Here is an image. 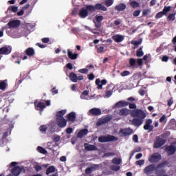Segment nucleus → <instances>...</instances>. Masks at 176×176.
<instances>
[{
	"instance_id": "09e8293b",
	"label": "nucleus",
	"mask_w": 176,
	"mask_h": 176,
	"mask_svg": "<svg viewBox=\"0 0 176 176\" xmlns=\"http://www.w3.org/2000/svg\"><path fill=\"white\" fill-rule=\"evenodd\" d=\"M163 16H165L164 12L162 11L159 12L158 13L156 14L155 19H162Z\"/></svg>"
},
{
	"instance_id": "69168bd1",
	"label": "nucleus",
	"mask_w": 176,
	"mask_h": 176,
	"mask_svg": "<svg viewBox=\"0 0 176 176\" xmlns=\"http://www.w3.org/2000/svg\"><path fill=\"white\" fill-rule=\"evenodd\" d=\"M95 76L93 73L88 75V79L89 80H93L94 79Z\"/></svg>"
},
{
	"instance_id": "de8ad7c7",
	"label": "nucleus",
	"mask_w": 176,
	"mask_h": 176,
	"mask_svg": "<svg viewBox=\"0 0 176 176\" xmlns=\"http://www.w3.org/2000/svg\"><path fill=\"white\" fill-rule=\"evenodd\" d=\"M110 168L112 170V171H119V170H120V166L113 165Z\"/></svg>"
},
{
	"instance_id": "680f3d73",
	"label": "nucleus",
	"mask_w": 176,
	"mask_h": 176,
	"mask_svg": "<svg viewBox=\"0 0 176 176\" xmlns=\"http://www.w3.org/2000/svg\"><path fill=\"white\" fill-rule=\"evenodd\" d=\"M173 103L174 100H173V98H170L169 100H168V107H171Z\"/></svg>"
},
{
	"instance_id": "bf43d9fd",
	"label": "nucleus",
	"mask_w": 176,
	"mask_h": 176,
	"mask_svg": "<svg viewBox=\"0 0 176 176\" xmlns=\"http://www.w3.org/2000/svg\"><path fill=\"white\" fill-rule=\"evenodd\" d=\"M111 156H115V153H104V157H109Z\"/></svg>"
},
{
	"instance_id": "a878e982",
	"label": "nucleus",
	"mask_w": 176,
	"mask_h": 176,
	"mask_svg": "<svg viewBox=\"0 0 176 176\" xmlns=\"http://www.w3.org/2000/svg\"><path fill=\"white\" fill-rule=\"evenodd\" d=\"M126 4L121 3L115 7V10L118 12H123L126 9Z\"/></svg>"
},
{
	"instance_id": "58836bf2",
	"label": "nucleus",
	"mask_w": 176,
	"mask_h": 176,
	"mask_svg": "<svg viewBox=\"0 0 176 176\" xmlns=\"http://www.w3.org/2000/svg\"><path fill=\"white\" fill-rule=\"evenodd\" d=\"M112 163L113 164H120V163H122V159L120 158H117V157H115L112 160Z\"/></svg>"
},
{
	"instance_id": "f8f14e48",
	"label": "nucleus",
	"mask_w": 176,
	"mask_h": 176,
	"mask_svg": "<svg viewBox=\"0 0 176 176\" xmlns=\"http://www.w3.org/2000/svg\"><path fill=\"white\" fill-rule=\"evenodd\" d=\"M12 53V47L11 46H4L0 48V54H4L8 56Z\"/></svg>"
},
{
	"instance_id": "4be33fe9",
	"label": "nucleus",
	"mask_w": 176,
	"mask_h": 176,
	"mask_svg": "<svg viewBox=\"0 0 176 176\" xmlns=\"http://www.w3.org/2000/svg\"><path fill=\"white\" fill-rule=\"evenodd\" d=\"M88 133L89 130L87 129H82L77 133V138H83L85 135H87Z\"/></svg>"
},
{
	"instance_id": "6ab92c4d",
	"label": "nucleus",
	"mask_w": 176,
	"mask_h": 176,
	"mask_svg": "<svg viewBox=\"0 0 176 176\" xmlns=\"http://www.w3.org/2000/svg\"><path fill=\"white\" fill-rule=\"evenodd\" d=\"M112 39L117 43H120V42H123V41H124V36L116 34L112 36Z\"/></svg>"
},
{
	"instance_id": "ddd939ff",
	"label": "nucleus",
	"mask_w": 176,
	"mask_h": 176,
	"mask_svg": "<svg viewBox=\"0 0 176 176\" xmlns=\"http://www.w3.org/2000/svg\"><path fill=\"white\" fill-rule=\"evenodd\" d=\"M56 124L60 129H64L67 126V120L65 118H56Z\"/></svg>"
},
{
	"instance_id": "423d86ee",
	"label": "nucleus",
	"mask_w": 176,
	"mask_h": 176,
	"mask_svg": "<svg viewBox=\"0 0 176 176\" xmlns=\"http://www.w3.org/2000/svg\"><path fill=\"white\" fill-rule=\"evenodd\" d=\"M88 6L89 5L86 6V8H82L80 9L78 16L80 19H86V17L89 16V12H90V10H89Z\"/></svg>"
},
{
	"instance_id": "473e14b6",
	"label": "nucleus",
	"mask_w": 176,
	"mask_h": 176,
	"mask_svg": "<svg viewBox=\"0 0 176 176\" xmlns=\"http://www.w3.org/2000/svg\"><path fill=\"white\" fill-rule=\"evenodd\" d=\"M171 11V6H164L162 10V13L164 14L165 16H167L168 12Z\"/></svg>"
},
{
	"instance_id": "37998d69",
	"label": "nucleus",
	"mask_w": 176,
	"mask_h": 176,
	"mask_svg": "<svg viewBox=\"0 0 176 176\" xmlns=\"http://www.w3.org/2000/svg\"><path fill=\"white\" fill-rule=\"evenodd\" d=\"M130 6H131V8H138V6H140V3L137 2V1H132L130 3Z\"/></svg>"
},
{
	"instance_id": "a211bd4d",
	"label": "nucleus",
	"mask_w": 176,
	"mask_h": 176,
	"mask_svg": "<svg viewBox=\"0 0 176 176\" xmlns=\"http://www.w3.org/2000/svg\"><path fill=\"white\" fill-rule=\"evenodd\" d=\"M152 124V120L151 119H148L146 120V124L144 126L143 129L144 130H148L149 131H153V126L151 125Z\"/></svg>"
},
{
	"instance_id": "aec40b11",
	"label": "nucleus",
	"mask_w": 176,
	"mask_h": 176,
	"mask_svg": "<svg viewBox=\"0 0 176 176\" xmlns=\"http://www.w3.org/2000/svg\"><path fill=\"white\" fill-rule=\"evenodd\" d=\"M66 118L69 122H75L76 120V113L72 111L67 115Z\"/></svg>"
},
{
	"instance_id": "c756f323",
	"label": "nucleus",
	"mask_w": 176,
	"mask_h": 176,
	"mask_svg": "<svg viewBox=\"0 0 176 176\" xmlns=\"http://www.w3.org/2000/svg\"><path fill=\"white\" fill-rule=\"evenodd\" d=\"M143 48L144 47L142 46L136 51L137 57H142V56H144V51H142Z\"/></svg>"
},
{
	"instance_id": "13d9d810",
	"label": "nucleus",
	"mask_w": 176,
	"mask_h": 176,
	"mask_svg": "<svg viewBox=\"0 0 176 176\" xmlns=\"http://www.w3.org/2000/svg\"><path fill=\"white\" fill-rule=\"evenodd\" d=\"M168 56H163L162 58V61H163V63H167V61H168Z\"/></svg>"
},
{
	"instance_id": "20e7f679",
	"label": "nucleus",
	"mask_w": 176,
	"mask_h": 176,
	"mask_svg": "<svg viewBox=\"0 0 176 176\" xmlns=\"http://www.w3.org/2000/svg\"><path fill=\"white\" fill-rule=\"evenodd\" d=\"M133 131L131 128H124L120 129L119 131V135L121 137H128V135H131L133 134Z\"/></svg>"
},
{
	"instance_id": "412c9836",
	"label": "nucleus",
	"mask_w": 176,
	"mask_h": 176,
	"mask_svg": "<svg viewBox=\"0 0 176 176\" xmlns=\"http://www.w3.org/2000/svg\"><path fill=\"white\" fill-rule=\"evenodd\" d=\"M129 105V102L125 101V100H120L116 103L115 107L117 108H124V107H128Z\"/></svg>"
},
{
	"instance_id": "9b49d317",
	"label": "nucleus",
	"mask_w": 176,
	"mask_h": 176,
	"mask_svg": "<svg viewBox=\"0 0 176 176\" xmlns=\"http://www.w3.org/2000/svg\"><path fill=\"white\" fill-rule=\"evenodd\" d=\"M102 113L101 109L96 107L91 109L88 112L89 116H100Z\"/></svg>"
},
{
	"instance_id": "f3484780",
	"label": "nucleus",
	"mask_w": 176,
	"mask_h": 176,
	"mask_svg": "<svg viewBox=\"0 0 176 176\" xmlns=\"http://www.w3.org/2000/svg\"><path fill=\"white\" fill-rule=\"evenodd\" d=\"M118 115L119 116H129V115H131V110L123 108L119 111Z\"/></svg>"
},
{
	"instance_id": "6e6d98bb",
	"label": "nucleus",
	"mask_w": 176,
	"mask_h": 176,
	"mask_svg": "<svg viewBox=\"0 0 176 176\" xmlns=\"http://www.w3.org/2000/svg\"><path fill=\"white\" fill-rule=\"evenodd\" d=\"M73 132L74 129H72V127H68L67 129H66V134H72Z\"/></svg>"
},
{
	"instance_id": "4468645a",
	"label": "nucleus",
	"mask_w": 176,
	"mask_h": 176,
	"mask_svg": "<svg viewBox=\"0 0 176 176\" xmlns=\"http://www.w3.org/2000/svg\"><path fill=\"white\" fill-rule=\"evenodd\" d=\"M9 28H19L20 27V20H12L8 23Z\"/></svg>"
},
{
	"instance_id": "c85d7f7f",
	"label": "nucleus",
	"mask_w": 176,
	"mask_h": 176,
	"mask_svg": "<svg viewBox=\"0 0 176 176\" xmlns=\"http://www.w3.org/2000/svg\"><path fill=\"white\" fill-rule=\"evenodd\" d=\"M8 86V80H0V90H5Z\"/></svg>"
},
{
	"instance_id": "b1692460",
	"label": "nucleus",
	"mask_w": 176,
	"mask_h": 176,
	"mask_svg": "<svg viewBox=\"0 0 176 176\" xmlns=\"http://www.w3.org/2000/svg\"><path fill=\"white\" fill-rule=\"evenodd\" d=\"M25 54H27L29 57H32L35 56V50L32 47H28L25 50Z\"/></svg>"
},
{
	"instance_id": "5701e85b",
	"label": "nucleus",
	"mask_w": 176,
	"mask_h": 176,
	"mask_svg": "<svg viewBox=\"0 0 176 176\" xmlns=\"http://www.w3.org/2000/svg\"><path fill=\"white\" fill-rule=\"evenodd\" d=\"M98 168V165H92L85 169V174H91L93 171H96Z\"/></svg>"
},
{
	"instance_id": "0eeeda50",
	"label": "nucleus",
	"mask_w": 176,
	"mask_h": 176,
	"mask_svg": "<svg viewBox=\"0 0 176 176\" xmlns=\"http://www.w3.org/2000/svg\"><path fill=\"white\" fill-rule=\"evenodd\" d=\"M164 144H166V140H164L160 137H157L156 140L153 144V148H155V149H157L158 148L163 146V145H164Z\"/></svg>"
},
{
	"instance_id": "0e129e2a",
	"label": "nucleus",
	"mask_w": 176,
	"mask_h": 176,
	"mask_svg": "<svg viewBox=\"0 0 176 176\" xmlns=\"http://www.w3.org/2000/svg\"><path fill=\"white\" fill-rule=\"evenodd\" d=\"M41 41H42V42H43V43H49V41H50V38H43L42 39H41Z\"/></svg>"
},
{
	"instance_id": "a18cd8bd",
	"label": "nucleus",
	"mask_w": 176,
	"mask_h": 176,
	"mask_svg": "<svg viewBox=\"0 0 176 176\" xmlns=\"http://www.w3.org/2000/svg\"><path fill=\"white\" fill-rule=\"evenodd\" d=\"M138 67H140V68H142V65H144V61L142 58H138L136 61Z\"/></svg>"
},
{
	"instance_id": "f704fd0d",
	"label": "nucleus",
	"mask_w": 176,
	"mask_h": 176,
	"mask_svg": "<svg viewBox=\"0 0 176 176\" xmlns=\"http://www.w3.org/2000/svg\"><path fill=\"white\" fill-rule=\"evenodd\" d=\"M8 10L13 12V13H17V10H19V7L16 6H10L8 8Z\"/></svg>"
},
{
	"instance_id": "8fccbe9b",
	"label": "nucleus",
	"mask_w": 176,
	"mask_h": 176,
	"mask_svg": "<svg viewBox=\"0 0 176 176\" xmlns=\"http://www.w3.org/2000/svg\"><path fill=\"white\" fill-rule=\"evenodd\" d=\"M135 164L137 166H144V164H145V160H140L136 161Z\"/></svg>"
},
{
	"instance_id": "f03ea898",
	"label": "nucleus",
	"mask_w": 176,
	"mask_h": 176,
	"mask_svg": "<svg viewBox=\"0 0 176 176\" xmlns=\"http://www.w3.org/2000/svg\"><path fill=\"white\" fill-rule=\"evenodd\" d=\"M88 9L89 13H94L96 10H102V12H107L108 8L101 3H96L95 6L89 5Z\"/></svg>"
},
{
	"instance_id": "79ce46f5",
	"label": "nucleus",
	"mask_w": 176,
	"mask_h": 176,
	"mask_svg": "<svg viewBox=\"0 0 176 176\" xmlns=\"http://www.w3.org/2000/svg\"><path fill=\"white\" fill-rule=\"evenodd\" d=\"M167 19L169 20L170 21H174V20H175V13L170 14L168 16Z\"/></svg>"
},
{
	"instance_id": "dca6fc26",
	"label": "nucleus",
	"mask_w": 176,
	"mask_h": 176,
	"mask_svg": "<svg viewBox=\"0 0 176 176\" xmlns=\"http://www.w3.org/2000/svg\"><path fill=\"white\" fill-rule=\"evenodd\" d=\"M165 151L167 153L168 156H171V155H174V153H175L176 147L171 144L165 148Z\"/></svg>"
},
{
	"instance_id": "c9c22d12",
	"label": "nucleus",
	"mask_w": 176,
	"mask_h": 176,
	"mask_svg": "<svg viewBox=\"0 0 176 176\" xmlns=\"http://www.w3.org/2000/svg\"><path fill=\"white\" fill-rule=\"evenodd\" d=\"M141 43H142V39H140L139 41H131V44L135 46V47H138V46H140V45H141Z\"/></svg>"
},
{
	"instance_id": "6e6552de",
	"label": "nucleus",
	"mask_w": 176,
	"mask_h": 176,
	"mask_svg": "<svg viewBox=\"0 0 176 176\" xmlns=\"http://www.w3.org/2000/svg\"><path fill=\"white\" fill-rule=\"evenodd\" d=\"M69 78L70 79V80H72V82H74V83H76L78 80H83L84 78L83 76H77L76 74L74 73V72H71Z\"/></svg>"
},
{
	"instance_id": "cd10ccee",
	"label": "nucleus",
	"mask_w": 176,
	"mask_h": 176,
	"mask_svg": "<svg viewBox=\"0 0 176 176\" xmlns=\"http://www.w3.org/2000/svg\"><path fill=\"white\" fill-rule=\"evenodd\" d=\"M85 151H97V146L93 144H85Z\"/></svg>"
},
{
	"instance_id": "39448f33",
	"label": "nucleus",
	"mask_w": 176,
	"mask_h": 176,
	"mask_svg": "<svg viewBox=\"0 0 176 176\" xmlns=\"http://www.w3.org/2000/svg\"><path fill=\"white\" fill-rule=\"evenodd\" d=\"M112 120V116H106L102 117L99 119V120L96 122V126H102V124H105V123H108Z\"/></svg>"
},
{
	"instance_id": "49530a36",
	"label": "nucleus",
	"mask_w": 176,
	"mask_h": 176,
	"mask_svg": "<svg viewBox=\"0 0 176 176\" xmlns=\"http://www.w3.org/2000/svg\"><path fill=\"white\" fill-rule=\"evenodd\" d=\"M46 130H47V126L46 125H42L40 126V131L43 133L44 134L46 133Z\"/></svg>"
},
{
	"instance_id": "7ed1b4c3",
	"label": "nucleus",
	"mask_w": 176,
	"mask_h": 176,
	"mask_svg": "<svg viewBox=\"0 0 176 176\" xmlns=\"http://www.w3.org/2000/svg\"><path fill=\"white\" fill-rule=\"evenodd\" d=\"M99 142H111L118 141V138L113 135H107V136L101 135L98 138Z\"/></svg>"
},
{
	"instance_id": "3c124183",
	"label": "nucleus",
	"mask_w": 176,
	"mask_h": 176,
	"mask_svg": "<svg viewBox=\"0 0 176 176\" xmlns=\"http://www.w3.org/2000/svg\"><path fill=\"white\" fill-rule=\"evenodd\" d=\"M104 20V16H96V22L101 23Z\"/></svg>"
},
{
	"instance_id": "603ef678",
	"label": "nucleus",
	"mask_w": 176,
	"mask_h": 176,
	"mask_svg": "<svg viewBox=\"0 0 176 176\" xmlns=\"http://www.w3.org/2000/svg\"><path fill=\"white\" fill-rule=\"evenodd\" d=\"M120 75H121L122 77L129 76V75H130V72H129V71H127V70H125V71L121 72V73H120Z\"/></svg>"
},
{
	"instance_id": "052dcab7",
	"label": "nucleus",
	"mask_w": 176,
	"mask_h": 176,
	"mask_svg": "<svg viewBox=\"0 0 176 176\" xmlns=\"http://www.w3.org/2000/svg\"><path fill=\"white\" fill-rule=\"evenodd\" d=\"M150 12H151V10H144L142 11V14L143 16H148V14H149Z\"/></svg>"
},
{
	"instance_id": "4c0bfd02",
	"label": "nucleus",
	"mask_w": 176,
	"mask_h": 176,
	"mask_svg": "<svg viewBox=\"0 0 176 176\" xmlns=\"http://www.w3.org/2000/svg\"><path fill=\"white\" fill-rule=\"evenodd\" d=\"M101 83V80H100V78H97L96 80V85L97 87V89H98L99 90L102 89V85L100 84Z\"/></svg>"
},
{
	"instance_id": "2eb2a0df",
	"label": "nucleus",
	"mask_w": 176,
	"mask_h": 176,
	"mask_svg": "<svg viewBox=\"0 0 176 176\" xmlns=\"http://www.w3.org/2000/svg\"><path fill=\"white\" fill-rule=\"evenodd\" d=\"M24 170V167L14 166L12 169V174L14 176H19L21 174V172Z\"/></svg>"
},
{
	"instance_id": "393cba45",
	"label": "nucleus",
	"mask_w": 176,
	"mask_h": 176,
	"mask_svg": "<svg viewBox=\"0 0 176 176\" xmlns=\"http://www.w3.org/2000/svg\"><path fill=\"white\" fill-rule=\"evenodd\" d=\"M67 56L70 60H76L78 58V54H73L71 50H67Z\"/></svg>"
},
{
	"instance_id": "338daca9",
	"label": "nucleus",
	"mask_w": 176,
	"mask_h": 176,
	"mask_svg": "<svg viewBox=\"0 0 176 176\" xmlns=\"http://www.w3.org/2000/svg\"><path fill=\"white\" fill-rule=\"evenodd\" d=\"M66 68L68 69H74V66L72 65V63H69L66 65Z\"/></svg>"
},
{
	"instance_id": "2f4dec72",
	"label": "nucleus",
	"mask_w": 176,
	"mask_h": 176,
	"mask_svg": "<svg viewBox=\"0 0 176 176\" xmlns=\"http://www.w3.org/2000/svg\"><path fill=\"white\" fill-rule=\"evenodd\" d=\"M37 151L38 152H39V153H42V155H46V153H47V151H46V149H45V148L38 146L37 147Z\"/></svg>"
},
{
	"instance_id": "a19ab883",
	"label": "nucleus",
	"mask_w": 176,
	"mask_h": 176,
	"mask_svg": "<svg viewBox=\"0 0 176 176\" xmlns=\"http://www.w3.org/2000/svg\"><path fill=\"white\" fill-rule=\"evenodd\" d=\"M85 96H89V91H87V90L83 91L82 94L80 95V99L86 100V98H85Z\"/></svg>"
},
{
	"instance_id": "864d4df0",
	"label": "nucleus",
	"mask_w": 176,
	"mask_h": 176,
	"mask_svg": "<svg viewBox=\"0 0 176 176\" xmlns=\"http://www.w3.org/2000/svg\"><path fill=\"white\" fill-rule=\"evenodd\" d=\"M129 107L130 109H137V105L135 103L129 102Z\"/></svg>"
},
{
	"instance_id": "ea45409f",
	"label": "nucleus",
	"mask_w": 176,
	"mask_h": 176,
	"mask_svg": "<svg viewBox=\"0 0 176 176\" xmlns=\"http://www.w3.org/2000/svg\"><path fill=\"white\" fill-rule=\"evenodd\" d=\"M94 23L95 24L96 28L101 31V27H102V24L101 23V22H96V21H94Z\"/></svg>"
},
{
	"instance_id": "bb28decb",
	"label": "nucleus",
	"mask_w": 176,
	"mask_h": 176,
	"mask_svg": "<svg viewBox=\"0 0 176 176\" xmlns=\"http://www.w3.org/2000/svg\"><path fill=\"white\" fill-rule=\"evenodd\" d=\"M67 113V110L63 109L58 111L56 113V119H62L64 118V115Z\"/></svg>"
},
{
	"instance_id": "9d476101",
	"label": "nucleus",
	"mask_w": 176,
	"mask_h": 176,
	"mask_svg": "<svg viewBox=\"0 0 176 176\" xmlns=\"http://www.w3.org/2000/svg\"><path fill=\"white\" fill-rule=\"evenodd\" d=\"M162 160V155L160 154L156 153L153 154L148 159L150 163H157V162H160Z\"/></svg>"
},
{
	"instance_id": "774afa93",
	"label": "nucleus",
	"mask_w": 176,
	"mask_h": 176,
	"mask_svg": "<svg viewBox=\"0 0 176 176\" xmlns=\"http://www.w3.org/2000/svg\"><path fill=\"white\" fill-rule=\"evenodd\" d=\"M97 53H104V47L98 48Z\"/></svg>"
},
{
	"instance_id": "7c9ffc66",
	"label": "nucleus",
	"mask_w": 176,
	"mask_h": 176,
	"mask_svg": "<svg viewBox=\"0 0 176 176\" xmlns=\"http://www.w3.org/2000/svg\"><path fill=\"white\" fill-rule=\"evenodd\" d=\"M56 171V168L53 166H51L47 168L46 170V174L47 175H49V174H51V173H54Z\"/></svg>"
},
{
	"instance_id": "e2e57ef3",
	"label": "nucleus",
	"mask_w": 176,
	"mask_h": 176,
	"mask_svg": "<svg viewBox=\"0 0 176 176\" xmlns=\"http://www.w3.org/2000/svg\"><path fill=\"white\" fill-rule=\"evenodd\" d=\"M34 169L38 173V171H41V170H42V166H41L40 165H36L34 166Z\"/></svg>"
},
{
	"instance_id": "f257e3e1",
	"label": "nucleus",
	"mask_w": 176,
	"mask_h": 176,
	"mask_svg": "<svg viewBox=\"0 0 176 176\" xmlns=\"http://www.w3.org/2000/svg\"><path fill=\"white\" fill-rule=\"evenodd\" d=\"M131 116L134 118L131 121V124L135 127H140L144 123V119L146 118V113L141 109L131 110Z\"/></svg>"
},
{
	"instance_id": "72a5a7b5",
	"label": "nucleus",
	"mask_w": 176,
	"mask_h": 176,
	"mask_svg": "<svg viewBox=\"0 0 176 176\" xmlns=\"http://www.w3.org/2000/svg\"><path fill=\"white\" fill-rule=\"evenodd\" d=\"M136 64H137V60H135V58H131L129 59V65H130V67H135Z\"/></svg>"
},
{
	"instance_id": "5fc2aeb1",
	"label": "nucleus",
	"mask_w": 176,
	"mask_h": 176,
	"mask_svg": "<svg viewBox=\"0 0 176 176\" xmlns=\"http://www.w3.org/2000/svg\"><path fill=\"white\" fill-rule=\"evenodd\" d=\"M141 13V10H135L133 13V16L134 17H138V16H140V14Z\"/></svg>"
},
{
	"instance_id": "c03bdc74",
	"label": "nucleus",
	"mask_w": 176,
	"mask_h": 176,
	"mask_svg": "<svg viewBox=\"0 0 176 176\" xmlns=\"http://www.w3.org/2000/svg\"><path fill=\"white\" fill-rule=\"evenodd\" d=\"M104 4L107 7L112 6V5H113V0H105Z\"/></svg>"
},
{
	"instance_id": "e433bc0d",
	"label": "nucleus",
	"mask_w": 176,
	"mask_h": 176,
	"mask_svg": "<svg viewBox=\"0 0 176 176\" xmlns=\"http://www.w3.org/2000/svg\"><path fill=\"white\" fill-rule=\"evenodd\" d=\"M86 30H89V31H90L93 34H100V31H101L100 30H98L96 28L95 29H91L89 27H86Z\"/></svg>"
},
{
	"instance_id": "1a4fd4ad",
	"label": "nucleus",
	"mask_w": 176,
	"mask_h": 176,
	"mask_svg": "<svg viewBox=\"0 0 176 176\" xmlns=\"http://www.w3.org/2000/svg\"><path fill=\"white\" fill-rule=\"evenodd\" d=\"M34 107L36 111H39L40 115H42V112H43V109L46 108V105L45 104V102H34Z\"/></svg>"
},
{
	"instance_id": "4d7b16f0",
	"label": "nucleus",
	"mask_w": 176,
	"mask_h": 176,
	"mask_svg": "<svg viewBox=\"0 0 176 176\" xmlns=\"http://www.w3.org/2000/svg\"><path fill=\"white\" fill-rule=\"evenodd\" d=\"M78 72H80V74H87L89 72V69H80L78 70Z\"/></svg>"
}]
</instances>
